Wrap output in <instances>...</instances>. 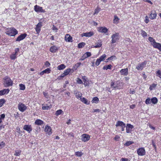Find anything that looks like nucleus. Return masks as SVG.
<instances>
[{
    "mask_svg": "<svg viewBox=\"0 0 161 161\" xmlns=\"http://www.w3.org/2000/svg\"><path fill=\"white\" fill-rule=\"evenodd\" d=\"M124 84L122 82L118 81L114 83L112 82L111 84V87L113 89H119L122 88Z\"/></svg>",
    "mask_w": 161,
    "mask_h": 161,
    "instance_id": "f257e3e1",
    "label": "nucleus"
},
{
    "mask_svg": "<svg viewBox=\"0 0 161 161\" xmlns=\"http://www.w3.org/2000/svg\"><path fill=\"white\" fill-rule=\"evenodd\" d=\"M3 84L4 87H8L12 85L13 81L8 76L5 77L3 79Z\"/></svg>",
    "mask_w": 161,
    "mask_h": 161,
    "instance_id": "f03ea898",
    "label": "nucleus"
},
{
    "mask_svg": "<svg viewBox=\"0 0 161 161\" xmlns=\"http://www.w3.org/2000/svg\"><path fill=\"white\" fill-rule=\"evenodd\" d=\"M6 34L11 36H14L18 33V31L14 28H11L7 29Z\"/></svg>",
    "mask_w": 161,
    "mask_h": 161,
    "instance_id": "7ed1b4c3",
    "label": "nucleus"
},
{
    "mask_svg": "<svg viewBox=\"0 0 161 161\" xmlns=\"http://www.w3.org/2000/svg\"><path fill=\"white\" fill-rule=\"evenodd\" d=\"M147 63V62L146 61H144L140 63L137 64L136 68L139 70H141L145 67Z\"/></svg>",
    "mask_w": 161,
    "mask_h": 161,
    "instance_id": "20e7f679",
    "label": "nucleus"
},
{
    "mask_svg": "<svg viewBox=\"0 0 161 161\" xmlns=\"http://www.w3.org/2000/svg\"><path fill=\"white\" fill-rule=\"evenodd\" d=\"M119 33H117L113 34L111 36L112 40H111L112 43H114L117 42L119 40Z\"/></svg>",
    "mask_w": 161,
    "mask_h": 161,
    "instance_id": "39448f33",
    "label": "nucleus"
},
{
    "mask_svg": "<svg viewBox=\"0 0 161 161\" xmlns=\"http://www.w3.org/2000/svg\"><path fill=\"white\" fill-rule=\"evenodd\" d=\"M137 153L139 156H143L145 155L146 151L144 147L139 148L137 150Z\"/></svg>",
    "mask_w": 161,
    "mask_h": 161,
    "instance_id": "423d86ee",
    "label": "nucleus"
},
{
    "mask_svg": "<svg viewBox=\"0 0 161 161\" xmlns=\"http://www.w3.org/2000/svg\"><path fill=\"white\" fill-rule=\"evenodd\" d=\"M18 108L19 110L21 112H24L27 108V107L22 103H19L18 105Z\"/></svg>",
    "mask_w": 161,
    "mask_h": 161,
    "instance_id": "0eeeda50",
    "label": "nucleus"
},
{
    "mask_svg": "<svg viewBox=\"0 0 161 161\" xmlns=\"http://www.w3.org/2000/svg\"><path fill=\"white\" fill-rule=\"evenodd\" d=\"M126 129V132L127 133H130L132 131V129L134 128V126L130 124H127L125 126Z\"/></svg>",
    "mask_w": 161,
    "mask_h": 161,
    "instance_id": "6e6552de",
    "label": "nucleus"
},
{
    "mask_svg": "<svg viewBox=\"0 0 161 161\" xmlns=\"http://www.w3.org/2000/svg\"><path fill=\"white\" fill-rule=\"evenodd\" d=\"M34 10L36 12H45V10L43 9L42 8L39 6L36 5L34 6Z\"/></svg>",
    "mask_w": 161,
    "mask_h": 161,
    "instance_id": "1a4fd4ad",
    "label": "nucleus"
},
{
    "mask_svg": "<svg viewBox=\"0 0 161 161\" xmlns=\"http://www.w3.org/2000/svg\"><path fill=\"white\" fill-rule=\"evenodd\" d=\"M81 140L84 142L88 141L90 139V136L89 135L84 134L82 135Z\"/></svg>",
    "mask_w": 161,
    "mask_h": 161,
    "instance_id": "9d476101",
    "label": "nucleus"
},
{
    "mask_svg": "<svg viewBox=\"0 0 161 161\" xmlns=\"http://www.w3.org/2000/svg\"><path fill=\"white\" fill-rule=\"evenodd\" d=\"M24 130L30 133L32 130L31 126L30 125H25L23 128Z\"/></svg>",
    "mask_w": 161,
    "mask_h": 161,
    "instance_id": "9b49d317",
    "label": "nucleus"
},
{
    "mask_svg": "<svg viewBox=\"0 0 161 161\" xmlns=\"http://www.w3.org/2000/svg\"><path fill=\"white\" fill-rule=\"evenodd\" d=\"M27 34L26 33H23L21 34L16 39V41L19 42L20 41L23 40L26 37Z\"/></svg>",
    "mask_w": 161,
    "mask_h": 161,
    "instance_id": "f8f14e48",
    "label": "nucleus"
},
{
    "mask_svg": "<svg viewBox=\"0 0 161 161\" xmlns=\"http://www.w3.org/2000/svg\"><path fill=\"white\" fill-rule=\"evenodd\" d=\"M95 45H93L92 46V47L95 48H99L102 46V41L101 40H99L95 43Z\"/></svg>",
    "mask_w": 161,
    "mask_h": 161,
    "instance_id": "ddd939ff",
    "label": "nucleus"
},
{
    "mask_svg": "<svg viewBox=\"0 0 161 161\" xmlns=\"http://www.w3.org/2000/svg\"><path fill=\"white\" fill-rule=\"evenodd\" d=\"M94 34L93 32L90 31L88 32L83 33L81 34L82 37L86 36L88 37H90L93 36Z\"/></svg>",
    "mask_w": 161,
    "mask_h": 161,
    "instance_id": "4468645a",
    "label": "nucleus"
},
{
    "mask_svg": "<svg viewBox=\"0 0 161 161\" xmlns=\"http://www.w3.org/2000/svg\"><path fill=\"white\" fill-rule=\"evenodd\" d=\"M64 38L66 42H72V37L69 34H67L65 35Z\"/></svg>",
    "mask_w": 161,
    "mask_h": 161,
    "instance_id": "2eb2a0df",
    "label": "nucleus"
},
{
    "mask_svg": "<svg viewBox=\"0 0 161 161\" xmlns=\"http://www.w3.org/2000/svg\"><path fill=\"white\" fill-rule=\"evenodd\" d=\"M115 126L116 127L120 126L122 127H125V124L123 122L120 121H118L116 123Z\"/></svg>",
    "mask_w": 161,
    "mask_h": 161,
    "instance_id": "dca6fc26",
    "label": "nucleus"
},
{
    "mask_svg": "<svg viewBox=\"0 0 161 161\" xmlns=\"http://www.w3.org/2000/svg\"><path fill=\"white\" fill-rule=\"evenodd\" d=\"M51 128L50 126H46L44 129V130L49 135H50L52 134V132L51 131Z\"/></svg>",
    "mask_w": 161,
    "mask_h": 161,
    "instance_id": "f3484780",
    "label": "nucleus"
},
{
    "mask_svg": "<svg viewBox=\"0 0 161 161\" xmlns=\"http://www.w3.org/2000/svg\"><path fill=\"white\" fill-rule=\"evenodd\" d=\"M58 49L57 47L55 46H53L50 47V51L52 53H55Z\"/></svg>",
    "mask_w": 161,
    "mask_h": 161,
    "instance_id": "a211bd4d",
    "label": "nucleus"
},
{
    "mask_svg": "<svg viewBox=\"0 0 161 161\" xmlns=\"http://www.w3.org/2000/svg\"><path fill=\"white\" fill-rule=\"evenodd\" d=\"M42 26V24L41 23H39L36 25V27L35 28V30L37 32V34H39L41 30V28Z\"/></svg>",
    "mask_w": 161,
    "mask_h": 161,
    "instance_id": "6ab92c4d",
    "label": "nucleus"
},
{
    "mask_svg": "<svg viewBox=\"0 0 161 161\" xmlns=\"http://www.w3.org/2000/svg\"><path fill=\"white\" fill-rule=\"evenodd\" d=\"M98 31L102 33H106L108 31V30L105 27H101L98 28Z\"/></svg>",
    "mask_w": 161,
    "mask_h": 161,
    "instance_id": "aec40b11",
    "label": "nucleus"
},
{
    "mask_svg": "<svg viewBox=\"0 0 161 161\" xmlns=\"http://www.w3.org/2000/svg\"><path fill=\"white\" fill-rule=\"evenodd\" d=\"M52 108V105L49 104L48 105L47 104H42V108L43 110H48Z\"/></svg>",
    "mask_w": 161,
    "mask_h": 161,
    "instance_id": "412c9836",
    "label": "nucleus"
},
{
    "mask_svg": "<svg viewBox=\"0 0 161 161\" xmlns=\"http://www.w3.org/2000/svg\"><path fill=\"white\" fill-rule=\"evenodd\" d=\"M9 91L8 89H4L0 91V95H3L6 94H8Z\"/></svg>",
    "mask_w": 161,
    "mask_h": 161,
    "instance_id": "4be33fe9",
    "label": "nucleus"
},
{
    "mask_svg": "<svg viewBox=\"0 0 161 161\" xmlns=\"http://www.w3.org/2000/svg\"><path fill=\"white\" fill-rule=\"evenodd\" d=\"M120 72L121 75H127L128 74V69L127 68L123 69L120 70Z\"/></svg>",
    "mask_w": 161,
    "mask_h": 161,
    "instance_id": "5701e85b",
    "label": "nucleus"
},
{
    "mask_svg": "<svg viewBox=\"0 0 161 161\" xmlns=\"http://www.w3.org/2000/svg\"><path fill=\"white\" fill-rule=\"evenodd\" d=\"M35 124L38 125H42L44 124V122L41 120L37 119L35 121Z\"/></svg>",
    "mask_w": 161,
    "mask_h": 161,
    "instance_id": "b1692460",
    "label": "nucleus"
},
{
    "mask_svg": "<svg viewBox=\"0 0 161 161\" xmlns=\"http://www.w3.org/2000/svg\"><path fill=\"white\" fill-rule=\"evenodd\" d=\"M156 16L157 14L154 11H152L150 14V18L151 19H153L156 18Z\"/></svg>",
    "mask_w": 161,
    "mask_h": 161,
    "instance_id": "393cba45",
    "label": "nucleus"
},
{
    "mask_svg": "<svg viewBox=\"0 0 161 161\" xmlns=\"http://www.w3.org/2000/svg\"><path fill=\"white\" fill-rule=\"evenodd\" d=\"M155 44H154L153 47L155 48L158 49L159 51H161V44L157 42Z\"/></svg>",
    "mask_w": 161,
    "mask_h": 161,
    "instance_id": "a878e982",
    "label": "nucleus"
},
{
    "mask_svg": "<svg viewBox=\"0 0 161 161\" xmlns=\"http://www.w3.org/2000/svg\"><path fill=\"white\" fill-rule=\"evenodd\" d=\"M86 77L84 76H83L82 79H83V81L84 82V84L85 86H87L89 84V82L87 80V79H86Z\"/></svg>",
    "mask_w": 161,
    "mask_h": 161,
    "instance_id": "bb28decb",
    "label": "nucleus"
},
{
    "mask_svg": "<svg viewBox=\"0 0 161 161\" xmlns=\"http://www.w3.org/2000/svg\"><path fill=\"white\" fill-rule=\"evenodd\" d=\"M158 99L156 97H154L151 99V103L153 104H156L158 102Z\"/></svg>",
    "mask_w": 161,
    "mask_h": 161,
    "instance_id": "cd10ccee",
    "label": "nucleus"
},
{
    "mask_svg": "<svg viewBox=\"0 0 161 161\" xmlns=\"http://www.w3.org/2000/svg\"><path fill=\"white\" fill-rule=\"evenodd\" d=\"M66 67V66L64 64H61L58 65L57 67V69L58 70H62L64 69Z\"/></svg>",
    "mask_w": 161,
    "mask_h": 161,
    "instance_id": "c85d7f7f",
    "label": "nucleus"
},
{
    "mask_svg": "<svg viewBox=\"0 0 161 161\" xmlns=\"http://www.w3.org/2000/svg\"><path fill=\"white\" fill-rule=\"evenodd\" d=\"M80 100L84 103L88 104H89V102H88L87 100L84 97H83L82 98H80Z\"/></svg>",
    "mask_w": 161,
    "mask_h": 161,
    "instance_id": "c756f323",
    "label": "nucleus"
},
{
    "mask_svg": "<svg viewBox=\"0 0 161 161\" xmlns=\"http://www.w3.org/2000/svg\"><path fill=\"white\" fill-rule=\"evenodd\" d=\"M148 40L150 41V42H152V44L153 46L154 44H155V43L156 42H155V40L152 37H150L148 38Z\"/></svg>",
    "mask_w": 161,
    "mask_h": 161,
    "instance_id": "7c9ffc66",
    "label": "nucleus"
},
{
    "mask_svg": "<svg viewBox=\"0 0 161 161\" xmlns=\"http://www.w3.org/2000/svg\"><path fill=\"white\" fill-rule=\"evenodd\" d=\"M112 67V65L110 64L108 65L107 66H104L103 67V69L104 70H107L108 69H111Z\"/></svg>",
    "mask_w": 161,
    "mask_h": 161,
    "instance_id": "2f4dec72",
    "label": "nucleus"
},
{
    "mask_svg": "<svg viewBox=\"0 0 161 161\" xmlns=\"http://www.w3.org/2000/svg\"><path fill=\"white\" fill-rule=\"evenodd\" d=\"M71 69L70 68L67 69H66L64 71V75H67L71 71Z\"/></svg>",
    "mask_w": 161,
    "mask_h": 161,
    "instance_id": "473e14b6",
    "label": "nucleus"
},
{
    "mask_svg": "<svg viewBox=\"0 0 161 161\" xmlns=\"http://www.w3.org/2000/svg\"><path fill=\"white\" fill-rule=\"evenodd\" d=\"M17 54L14 53L11 54L10 56V58L12 60H15L17 58L16 56Z\"/></svg>",
    "mask_w": 161,
    "mask_h": 161,
    "instance_id": "72a5a7b5",
    "label": "nucleus"
},
{
    "mask_svg": "<svg viewBox=\"0 0 161 161\" xmlns=\"http://www.w3.org/2000/svg\"><path fill=\"white\" fill-rule=\"evenodd\" d=\"M21 152V151L20 150H16L14 155L15 156H19L20 155Z\"/></svg>",
    "mask_w": 161,
    "mask_h": 161,
    "instance_id": "f704fd0d",
    "label": "nucleus"
},
{
    "mask_svg": "<svg viewBox=\"0 0 161 161\" xmlns=\"http://www.w3.org/2000/svg\"><path fill=\"white\" fill-rule=\"evenodd\" d=\"M157 84L153 83L152 85H151L149 87V89L150 90H153L154 88L157 86Z\"/></svg>",
    "mask_w": 161,
    "mask_h": 161,
    "instance_id": "c9c22d12",
    "label": "nucleus"
},
{
    "mask_svg": "<svg viewBox=\"0 0 161 161\" xmlns=\"http://www.w3.org/2000/svg\"><path fill=\"white\" fill-rule=\"evenodd\" d=\"M106 57V55L105 54H104L102 56H101L98 59L101 60V61H104L105 58Z\"/></svg>",
    "mask_w": 161,
    "mask_h": 161,
    "instance_id": "e433bc0d",
    "label": "nucleus"
},
{
    "mask_svg": "<svg viewBox=\"0 0 161 161\" xmlns=\"http://www.w3.org/2000/svg\"><path fill=\"white\" fill-rule=\"evenodd\" d=\"M119 19L117 16H115L114 19V23L115 24H117L119 22Z\"/></svg>",
    "mask_w": 161,
    "mask_h": 161,
    "instance_id": "4c0bfd02",
    "label": "nucleus"
},
{
    "mask_svg": "<svg viewBox=\"0 0 161 161\" xmlns=\"http://www.w3.org/2000/svg\"><path fill=\"white\" fill-rule=\"evenodd\" d=\"M75 96L77 98H80L81 97L82 94L80 92H77L76 93Z\"/></svg>",
    "mask_w": 161,
    "mask_h": 161,
    "instance_id": "58836bf2",
    "label": "nucleus"
},
{
    "mask_svg": "<svg viewBox=\"0 0 161 161\" xmlns=\"http://www.w3.org/2000/svg\"><path fill=\"white\" fill-rule=\"evenodd\" d=\"M19 89L20 90H24L25 89V85L22 84H19Z\"/></svg>",
    "mask_w": 161,
    "mask_h": 161,
    "instance_id": "ea45409f",
    "label": "nucleus"
},
{
    "mask_svg": "<svg viewBox=\"0 0 161 161\" xmlns=\"http://www.w3.org/2000/svg\"><path fill=\"white\" fill-rule=\"evenodd\" d=\"M63 112V111L61 109L58 110L56 112L55 115L57 116H58L61 114Z\"/></svg>",
    "mask_w": 161,
    "mask_h": 161,
    "instance_id": "a19ab883",
    "label": "nucleus"
},
{
    "mask_svg": "<svg viewBox=\"0 0 161 161\" xmlns=\"http://www.w3.org/2000/svg\"><path fill=\"white\" fill-rule=\"evenodd\" d=\"M85 45V43L84 42H81L79 43L78 44V47L79 48H81L83 47Z\"/></svg>",
    "mask_w": 161,
    "mask_h": 161,
    "instance_id": "79ce46f5",
    "label": "nucleus"
},
{
    "mask_svg": "<svg viewBox=\"0 0 161 161\" xmlns=\"http://www.w3.org/2000/svg\"><path fill=\"white\" fill-rule=\"evenodd\" d=\"M145 102L147 104H150L151 103V99L149 97L148 98L146 99Z\"/></svg>",
    "mask_w": 161,
    "mask_h": 161,
    "instance_id": "37998d69",
    "label": "nucleus"
},
{
    "mask_svg": "<svg viewBox=\"0 0 161 161\" xmlns=\"http://www.w3.org/2000/svg\"><path fill=\"white\" fill-rule=\"evenodd\" d=\"M156 75L159 77L161 79V71L159 70H158L156 72Z\"/></svg>",
    "mask_w": 161,
    "mask_h": 161,
    "instance_id": "c03bdc74",
    "label": "nucleus"
},
{
    "mask_svg": "<svg viewBox=\"0 0 161 161\" xmlns=\"http://www.w3.org/2000/svg\"><path fill=\"white\" fill-rule=\"evenodd\" d=\"M43 72H44V73L48 74L50 72L51 70L50 68H47L46 69L43 70Z\"/></svg>",
    "mask_w": 161,
    "mask_h": 161,
    "instance_id": "a18cd8bd",
    "label": "nucleus"
},
{
    "mask_svg": "<svg viewBox=\"0 0 161 161\" xmlns=\"http://www.w3.org/2000/svg\"><path fill=\"white\" fill-rule=\"evenodd\" d=\"M0 123L2 122V119H3L5 117L4 114H2L0 116Z\"/></svg>",
    "mask_w": 161,
    "mask_h": 161,
    "instance_id": "49530a36",
    "label": "nucleus"
},
{
    "mask_svg": "<svg viewBox=\"0 0 161 161\" xmlns=\"http://www.w3.org/2000/svg\"><path fill=\"white\" fill-rule=\"evenodd\" d=\"M75 154L78 157H81L83 155V153L81 152H75Z\"/></svg>",
    "mask_w": 161,
    "mask_h": 161,
    "instance_id": "de8ad7c7",
    "label": "nucleus"
},
{
    "mask_svg": "<svg viewBox=\"0 0 161 161\" xmlns=\"http://www.w3.org/2000/svg\"><path fill=\"white\" fill-rule=\"evenodd\" d=\"M99 101L98 98L97 97H94L92 101L93 103H97Z\"/></svg>",
    "mask_w": 161,
    "mask_h": 161,
    "instance_id": "09e8293b",
    "label": "nucleus"
},
{
    "mask_svg": "<svg viewBox=\"0 0 161 161\" xmlns=\"http://www.w3.org/2000/svg\"><path fill=\"white\" fill-rule=\"evenodd\" d=\"M141 34L144 37L147 36V33L145 31L143 30H142L141 32Z\"/></svg>",
    "mask_w": 161,
    "mask_h": 161,
    "instance_id": "8fccbe9b",
    "label": "nucleus"
},
{
    "mask_svg": "<svg viewBox=\"0 0 161 161\" xmlns=\"http://www.w3.org/2000/svg\"><path fill=\"white\" fill-rule=\"evenodd\" d=\"M5 103V100L3 99H0V107H1Z\"/></svg>",
    "mask_w": 161,
    "mask_h": 161,
    "instance_id": "3c124183",
    "label": "nucleus"
},
{
    "mask_svg": "<svg viewBox=\"0 0 161 161\" xmlns=\"http://www.w3.org/2000/svg\"><path fill=\"white\" fill-rule=\"evenodd\" d=\"M101 62V60H100L98 58L97 59V60L96 61L95 64L97 66L100 64Z\"/></svg>",
    "mask_w": 161,
    "mask_h": 161,
    "instance_id": "603ef678",
    "label": "nucleus"
},
{
    "mask_svg": "<svg viewBox=\"0 0 161 161\" xmlns=\"http://www.w3.org/2000/svg\"><path fill=\"white\" fill-rule=\"evenodd\" d=\"M100 10V8L98 7H97L95 9L94 14H97L98 13Z\"/></svg>",
    "mask_w": 161,
    "mask_h": 161,
    "instance_id": "864d4df0",
    "label": "nucleus"
},
{
    "mask_svg": "<svg viewBox=\"0 0 161 161\" xmlns=\"http://www.w3.org/2000/svg\"><path fill=\"white\" fill-rule=\"evenodd\" d=\"M86 55V58L90 57L91 55V53L90 52H87L84 54Z\"/></svg>",
    "mask_w": 161,
    "mask_h": 161,
    "instance_id": "5fc2aeb1",
    "label": "nucleus"
},
{
    "mask_svg": "<svg viewBox=\"0 0 161 161\" xmlns=\"http://www.w3.org/2000/svg\"><path fill=\"white\" fill-rule=\"evenodd\" d=\"M132 143H133V142H131L128 141V142H126L125 143V145L126 146H128L129 145H131V144H132Z\"/></svg>",
    "mask_w": 161,
    "mask_h": 161,
    "instance_id": "6e6d98bb",
    "label": "nucleus"
},
{
    "mask_svg": "<svg viewBox=\"0 0 161 161\" xmlns=\"http://www.w3.org/2000/svg\"><path fill=\"white\" fill-rule=\"evenodd\" d=\"M5 143L3 141H2L1 143H0V148H2L3 147L5 146Z\"/></svg>",
    "mask_w": 161,
    "mask_h": 161,
    "instance_id": "4d7b16f0",
    "label": "nucleus"
},
{
    "mask_svg": "<svg viewBox=\"0 0 161 161\" xmlns=\"http://www.w3.org/2000/svg\"><path fill=\"white\" fill-rule=\"evenodd\" d=\"M145 22L147 24L149 22V18L147 16H146L145 17Z\"/></svg>",
    "mask_w": 161,
    "mask_h": 161,
    "instance_id": "13d9d810",
    "label": "nucleus"
},
{
    "mask_svg": "<svg viewBox=\"0 0 161 161\" xmlns=\"http://www.w3.org/2000/svg\"><path fill=\"white\" fill-rule=\"evenodd\" d=\"M86 58V55L85 54L83 55L81 57V58L79 59L80 60H84L85 58Z\"/></svg>",
    "mask_w": 161,
    "mask_h": 161,
    "instance_id": "bf43d9fd",
    "label": "nucleus"
},
{
    "mask_svg": "<svg viewBox=\"0 0 161 161\" xmlns=\"http://www.w3.org/2000/svg\"><path fill=\"white\" fill-rule=\"evenodd\" d=\"M110 60H115L116 59V58L115 56H112L110 57Z\"/></svg>",
    "mask_w": 161,
    "mask_h": 161,
    "instance_id": "052dcab7",
    "label": "nucleus"
},
{
    "mask_svg": "<svg viewBox=\"0 0 161 161\" xmlns=\"http://www.w3.org/2000/svg\"><path fill=\"white\" fill-rule=\"evenodd\" d=\"M77 82L78 84H82L83 83V82L82 80L79 78H78Z\"/></svg>",
    "mask_w": 161,
    "mask_h": 161,
    "instance_id": "680f3d73",
    "label": "nucleus"
},
{
    "mask_svg": "<svg viewBox=\"0 0 161 161\" xmlns=\"http://www.w3.org/2000/svg\"><path fill=\"white\" fill-rule=\"evenodd\" d=\"M45 65L47 67H49L50 65V64L48 61H47L45 63Z\"/></svg>",
    "mask_w": 161,
    "mask_h": 161,
    "instance_id": "e2e57ef3",
    "label": "nucleus"
},
{
    "mask_svg": "<svg viewBox=\"0 0 161 161\" xmlns=\"http://www.w3.org/2000/svg\"><path fill=\"white\" fill-rule=\"evenodd\" d=\"M43 94L44 95L45 97H46L47 98H48V94L47 93L45 92H43Z\"/></svg>",
    "mask_w": 161,
    "mask_h": 161,
    "instance_id": "0e129e2a",
    "label": "nucleus"
},
{
    "mask_svg": "<svg viewBox=\"0 0 161 161\" xmlns=\"http://www.w3.org/2000/svg\"><path fill=\"white\" fill-rule=\"evenodd\" d=\"M19 48H16L15 49V53H14L17 54V53L19 52Z\"/></svg>",
    "mask_w": 161,
    "mask_h": 161,
    "instance_id": "69168bd1",
    "label": "nucleus"
},
{
    "mask_svg": "<svg viewBox=\"0 0 161 161\" xmlns=\"http://www.w3.org/2000/svg\"><path fill=\"white\" fill-rule=\"evenodd\" d=\"M81 64V63L80 62H79L75 64V66L76 67V68H77L79 67Z\"/></svg>",
    "mask_w": 161,
    "mask_h": 161,
    "instance_id": "338daca9",
    "label": "nucleus"
},
{
    "mask_svg": "<svg viewBox=\"0 0 161 161\" xmlns=\"http://www.w3.org/2000/svg\"><path fill=\"white\" fill-rule=\"evenodd\" d=\"M128 159L127 158H122L120 160V161H128Z\"/></svg>",
    "mask_w": 161,
    "mask_h": 161,
    "instance_id": "774afa93",
    "label": "nucleus"
}]
</instances>
